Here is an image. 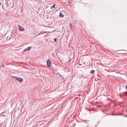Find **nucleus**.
I'll list each match as a JSON object with an SVG mask.
<instances>
[{"instance_id":"nucleus-6","label":"nucleus","mask_w":127,"mask_h":127,"mask_svg":"<svg viewBox=\"0 0 127 127\" xmlns=\"http://www.w3.org/2000/svg\"><path fill=\"white\" fill-rule=\"evenodd\" d=\"M95 71L94 70H92L91 71L90 73H93Z\"/></svg>"},{"instance_id":"nucleus-1","label":"nucleus","mask_w":127,"mask_h":127,"mask_svg":"<svg viewBox=\"0 0 127 127\" xmlns=\"http://www.w3.org/2000/svg\"><path fill=\"white\" fill-rule=\"evenodd\" d=\"M15 78L19 82H22L23 81V79L20 77H15Z\"/></svg>"},{"instance_id":"nucleus-5","label":"nucleus","mask_w":127,"mask_h":127,"mask_svg":"<svg viewBox=\"0 0 127 127\" xmlns=\"http://www.w3.org/2000/svg\"><path fill=\"white\" fill-rule=\"evenodd\" d=\"M64 16V15L62 14L61 13H60L59 17H60L62 18Z\"/></svg>"},{"instance_id":"nucleus-8","label":"nucleus","mask_w":127,"mask_h":127,"mask_svg":"<svg viewBox=\"0 0 127 127\" xmlns=\"http://www.w3.org/2000/svg\"><path fill=\"white\" fill-rule=\"evenodd\" d=\"M56 40L57 38H55L54 39V40L55 42H56Z\"/></svg>"},{"instance_id":"nucleus-11","label":"nucleus","mask_w":127,"mask_h":127,"mask_svg":"<svg viewBox=\"0 0 127 127\" xmlns=\"http://www.w3.org/2000/svg\"><path fill=\"white\" fill-rule=\"evenodd\" d=\"M126 94H127V92L126 93Z\"/></svg>"},{"instance_id":"nucleus-7","label":"nucleus","mask_w":127,"mask_h":127,"mask_svg":"<svg viewBox=\"0 0 127 127\" xmlns=\"http://www.w3.org/2000/svg\"><path fill=\"white\" fill-rule=\"evenodd\" d=\"M52 8H55V4H54L52 6Z\"/></svg>"},{"instance_id":"nucleus-3","label":"nucleus","mask_w":127,"mask_h":127,"mask_svg":"<svg viewBox=\"0 0 127 127\" xmlns=\"http://www.w3.org/2000/svg\"><path fill=\"white\" fill-rule=\"evenodd\" d=\"M32 48V47H29L27 48L26 49L24 50V51H29Z\"/></svg>"},{"instance_id":"nucleus-4","label":"nucleus","mask_w":127,"mask_h":127,"mask_svg":"<svg viewBox=\"0 0 127 127\" xmlns=\"http://www.w3.org/2000/svg\"><path fill=\"white\" fill-rule=\"evenodd\" d=\"M19 29L21 31H24L25 30L24 29L21 27L19 26Z\"/></svg>"},{"instance_id":"nucleus-10","label":"nucleus","mask_w":127,"mask_h":127,"mask_svg":"<svg viewBox=\"0 0 127 127\" xmlns=\"http://www.w3.org/2000/svg\"><path fill=\"white\" fill-rule=\"evenodd\" d=\"M126 88L127 89V86L126 87Z\"/></svg>"},{"instance_id":"nucleus-12","label":"nucleus","mask_w":127,"mask_h":127,"mask_svg":"<svg viewBox=\"0 0 127 127\" xmlns=\"http://www.w3.org/2000/svg\"><path fill=\"white\" fill-rule=\"evenodd\" d=\"M122 50H121V51H122Z\"/></svg>"},{"instance_id":"nucleus-9","label":"nucleus","mask_w":127,"mask_h":127,"mask_svg":"<svg viewBox=\"0 0 127 127\" xmlns=\"http://www.w3.org/2000/svg\"><path fill=\"white\" fill-rule=\"evenodd\" d=\"M70 26L71 27V23L70 24Z\"/></svg>"},{"instance_id":"nucleus-2","label":"nucleus","mask_w":127,"mask_h":127,"mask_svg":"<svg viewBox=\"0 0 127 127\" xmlns=\"http://www.w3.org/2000/svg\"><path fill=\"white\" fill-rule=\"evenodd\" d=\"M47 65L48 67H50L51 66V61L49 60H47Z\"/></svg>"}]
</instances>
